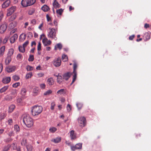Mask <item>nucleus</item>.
Wrapping results in <instances>:
<instances>
[{"instance_id": "1", "label": "nucleus", "mask_w": 151, "mask_h": 151, "mask_svg": "<svg viewBox=\"0 0 151 151\" xmlns=\"http://www.w3.org/2000/svg\"><path fill=\"white\" fill-rule=\"evenodd\" d=\"M23 122L28 128H30L33 126L34 122L33 119L29 115H26L24 116Z\"/></svg>"}, {"instance_id": "2", "label": "nucleus", "mask_w": 151, "mask_h": 151, "mask_svg": "<svg viewBox=\"0 0 151 151\" xmlns=\"http://www.w3.org/2000/svg\"><path fill=\"white\" fill-rule=\"evenodd\" d=\"M42 109V107L41 106H35L32 107V114L33 116L38 115L41 113Z\"/></svg>"}, {"instance_id": "3", "label": "nucleus", "mask_w": 151, "mask_h": 151, "mask_svg": "<svg viewBox=\"0 0 151 151\" xmlns=\"http://www.w3.org/2000/svg\"><path fill=\"white\" fill-rule=\"evenodd\" d=\"M49 29L50 31L47 35L48 37L49 38L56 40L57 39V38L56 36V33L55 29L53 28H50Z\"/></svg>"}, {"instance_id": "4", "label": "nucleus", "mask_w": 151, "mask_h": 151, "mask_svg": "<svg viewBox=\"0 0 151 151\" xmlns=\"http://www.w3.org/2000/svg\"><path fill=\"white\" fill-rule=\"evenodd\" d=\"M35 2V0H22V5L23 7H27L33 4Z\"/></svg>"}, {"instance_id": "5", "label": "nucleus", "mask_w": 151, "mask_h": 151, "mask_svg": "<svg viewBox=\"0 0 151 151\" xmlns=\"http://www.w3.org/2000/svg\"><path fill=\"white\" fill-rule=\"evenodd\" d=\"M73 66V73L74 74V75L73 76V80L71 83V85H72L76 81L77 77V72L76 69L77 67V65L76 62L74 63Z\"/></svg>"}, {"instance_id": "6", "label": "nucleus", "mask_w": 151, "mask_h": 151, "mask_svg": "<svg viewBox=\"0 0 151 151\" xmlns=\"http://www.w3.org/2000/svg\"><path fill=\"white\" fill-rule=\"evenodd\" d=\"M86 118L83 116L81 117L78 119L79 126L82 127H84L86 125Z\"/></svg>"}, {"instance_id": "7", "label": "nucleus", "mask_w": 151, "mask_h": 151, "mask_svg": "<svg viewBox=\"0 0 151 151\" xmlns=\"http://www.w3.org/2000/svg\"><path fill=\"white\" fill-rule=\"evenodd\" d=\"M16 9V7L14 6H12L9 8L7 9V16H8L11 15L15 11Z\"/></svg>"}, {"instance_id": "8", "label": "nucleus", "mask_w": 151, "mask_h": 151, "mask_svg": "<svg viewBox=\"0 0 151 151\" xmlns=\"http://www.w3.org/2000/svg\"><path fill=\"white\" fill-rule=\"evenodd\" d=\"M61 60L60 58L55 59L53 62V64L55 67H58L61 65Z\"/></svg>"}, {"instance_id": "9", "label": "nucleus", "mask_w": 151, "mask_h": 151, "mask_svg": "<svg viewBox=\"0 0 151 151\" xmlns=\"http://www.w3.org/2000/svg\"><path fill=\"white\" fill-rule=\"evenodd\" d=\"M7 26V24L5 23L2 24L0 27V32L3 33L6 30Z\"/></svg>"}, {"instance_id": "10", "label": "nucleus", "mask_w": 151, "mask_h": 151, "mask_svg": "<svg viewBox=\"0 0 151 151\" xmlns=\"http://www.w3.org/2000/svg\"><path fill=\"white\" fill-rule=\"evenodd\" d=\"M16 70L15 66H9L6 68V71L8 73L12 72Z\"/></svg>"}, {"instance_id": "11", "label": "nucleus", "mask_w": 151, "mask_h": 151, "mask_svg": "<svg viewBox=\"0 0 151 151\" xmlns=\"http://www.w3.org/2000/svg\"><path fill=\"white\" fill-rule=\"evenodd\" d=\"M10 4V0H6L2 4V7L3 9H5L8 7Z\"/></svg>"}, {"instance_id": "12", "label": "nucleus", "mask_w": 151, "mask_h": 151, "mask_svg": "<svg viewBox=\"0 0 151 151\" xmlns=\"http://www.w3.org/2000/svg\"><path fill=\"white\" fill-rule=\"evenodd\" d=\"M71 75L72 73L70 72L65 73L63 75V79L67 81L70 78Z\"/></svg>"}, {"instance_id": "13", "label": "nucleus", "mask_w": 151, "mask_h": 151, "mask_svg": "<svg viewBox=\"0 0 151 151\" xmlns=\"http://www.w3.org/2000/svg\"><path fill=\"white\" fill-rule=\"evenodd\" d=\"M18 35L17 34H14L10 38V42L11 43H14L17 39Z\"/></svg>"}, {"instance_id": "14", "label": "nucleus", "mask_w": 151, "mask_h": 151, "mask_svg": "<svg viewBox=\"0 0 151 151\" xmlns=\"http://www.w3.org/2000/svg\"><path fill=\"white\" fill-rule=\"evenodd\" d=\"M42 42L45 46H47L51 44V42L50 40H48L47 38H44L42 41Z\"/></svg>"}, {"instance_id": "15", "label": "nucleus", "mask_w": 151, "mask_h": 151, "mask_svg": "<svg viewBox=\"0 0 151 151\" xmlns=\"http://www.w3.org/2000/svg\"><path fill=\"white\" fill-rule=\"evenodd\" d=\"M11 81L10 77H5L3 78L2 82L4 84H7L9 83Z\"/></svg>"}, {"instance_id": "16", "label": "nucleus", "mask_w": 151, "mask_h": 151, "mask_svg": "<svg viewBox=\"0 0 151 151\" xmlns=\"http://www.w3.org/2000/svg\"><path fill=\"white\" fill-rule=\"evenodd\" d=\"M70 136L71 139L72 140L75 139L76 138V134L74 133L73 130H71L70 132Z\"/></svg>"}, {"instance_id": "17", "label": "nucleus", "mask_w": 151, "mask_h": 151, "mask_svg": "<svg viewBox=\"0 0 151 151\" xmlns=\"http://www.w3.org/2000/svg\"><path fill=\"white\" fill-rule=\"evenodd\" d=\"M17 25V23L15 22L11 23L8 26V27L10 29H12L14 28Z\"/></svg>"}, {"instance_id": "18", "label": "nucleus", "mask_w": 151, "mask_h": 151, "mask_svg": "<svg viewBox=\"0 0 151 151\" xmlns=\"http://www.w3.org/2000/svg\"><path fill=\"white\" fill-rule=\"evenodd\" d=\"M150 38V34L148 32L145 33L143 36V39L145 41L148 40Z\"/></svg>"}, {"instance_id": "19", "label": "nucleus", "mask_w": 151, "mask_h": 151, "mask_svg": "<svg viewBox=\"0 0 151 151\" xmlns=\"http://www.w3.org/2000/svg\"><path fill=\"white\" fill-rule=\"evenodd\" d=\"M47 83L48 84L50 85H52L54 84V81L52 78H49L47 80Z\"/></svg>"}, {"instance_id": "20", "label": "nucleus", "mask_w": 151, "mask_h": 151, "mask_svg": "<svg viewBox=\"0 0 151 151\" xmlns=\"http://www.w3.org/2000/svg\"><path fill=\"white\" fill-rule=\"evenodd\" d=\"M14 52V50L12 48L9 50L7 54V56L11 57Z\"/></svg>"}, {"instance_id": "21", "label": "nucleus", "mask_w": 151, "mask_h": 151, "mask_svg": "<svg viewBox=\"0 0 151 151\" xmlns=\"http://www.w3.org/2000/svg\"><path fill=\"white\" fill-rule=\"evenodd\" d=\"M5 49V46H3L0 48V56H3Z\"/></svg>"}, {"instance_id": "22", "label": "nucleus", "mask_w": 151, "mask_h": 151, "mask_svg": "<svg viewBox=\"0 0 151 151\" xmlns=\"http://www.w3.org/2000/svg\"><path fill=\"white\" fill-rule=\"evenodd\" d=\"M61 138L60 137H58L55 139H52L51 140V141L54 142L55 143H57L60 142Z\"/></svg>"}, {"instance_id": "23", "label": "nucleus", "mask_w": 151, "mask_h": 151, "mask_svg": "<svg viewBox=\"0 0 151 151\" xmlns=\"http://www.w3.org/2000/svg\"><path fill=\"white\" fill-rule=\"evenodd\" d=\"M56 76L57 77V81L59 84H60L63 81V78L61 76L56 75Z\"/></svg>"}, {"instance_id": "24", "label": "nucleus", "mask_w": 151, "mask_h": 151, "mask_svg": "<svg viewBox=\"0 0 151 151\" xmlns=\"http://www.w3.org/2000/svg\"><path fill=\"white\" fill-rule=\"evenodd\" d=\"M27 151H32L33 147V146L30 144H28L26 146Z\"/></svg>"}, {"instance_id": "25", "label": "nucleus", "mask_w": 151, "mask_h": 151, "mask_svg": "<svg viewBox=\"0 0 151 151\" xmlns=\"http://www.w3.org/2000/svg\"><path fill=\"white\" fill-rule=\"evenodd\" d=\"M42 9L44 12H46L50 10V8L47 5H44L42 7Z\"/></svg>"}, {"instance_id": "26", "label": "nucleus", "mask_w": 151, "mask_h": 151, "mask_svg": "<svg viewBox=\"0 0 151 151\" xmlns=\"http://www.w3.org/2000/svg\"><path fill=\"white\" fill-rule=\"evenodd\" d=\"M11 61V57L7 56L5 60V63L6 65H8Z\"/></svg>"}, {"instance_id": "27", "label": "nucleus", "mask_w": 151, "mask_h": 151, "mask_svg": "<svg viewBox=\"0 0 151 151\" xmlns=\"http://www.w3.org/2000/svg\"><path fill=\"white\" fill-rule=\"evenodd\" d=\"M8 86H5L0 89V93H2L5 92L8 88Z\"/></svg>"}, {"instance_id": "28", "label": "nucleus", "mask_w": 151, "mask_h": 151, "mask_svg": "<svg viewBox=\"0 0 151 151\" xmlns=\"http://www.w3.org/2000/svg\"><path fill=\"white\" fill-rule=\"evenodd\" d=\"M17 93V91L16 90H13L11 92V93L10 94L12 97L14 98L15 97Z\"/></svg>"}, {"instance_id": "29", "label": "nucleus", "mask_w": 151, "mask_h": 151, "mask_svg": "<svg viewBox=\"0 0 151 151\" xmlns=\"http://www.w3.org/2000/svg\"><path fill=\"white\" fill-rule=\"evenodd\" d=\"M57 48H58L59 50H61L62 48V45L61 43H58L55 45V46L54 49L57 50Z\"/></svg>"}, {"instance_id": "30", "label": "nucleus", "mask_w": 151, "mask_h": 151, "mask_svg": "<svg viewBox=\"0 0 151 151\" xmlns=\"http://www.w3.org/2000/svg\"><path fill=\"white\" fill-rule=\"evenodd\" d=\"M53 5L54 7L55 8H59L60 7V4L58 2L56 1L55 0L53 3Z\"/></svg>"}, {"instance_id": "31", "label": "nucleus", "mask_w": 151, "mask_h": 151, "mask_svg": "<svg viewBox=\"0 0 151 151\" xmlns=\"http://www.w3.org/2000/svg\"><path fill=\"white\" fill-rule=\"evenodd\" d=\"M15 108V106L14 105H12L10 106L9 107V112L10 113L12 112L14 110Z\"/></svg>"}, {"instance_id": "32", "label": "nucleus", "mask_w": 151, "mask_h": 151, "mask_svg": "<svg viewBox=\"0 0 151 151\" xmlns=\"http://www.w3.org/2000/svg\"><path fill=\"white\" fill-rule=\"evenodd\" d=\"M13 98L12 96L9 94L6 96L4 98V99L6 100L10 101L12 100Z\"/></svg>"}, {"instance_id": "33", "label": "nucleus", "mask_w": 151, "mask_h": 151, "mask_svg": "<svg viewBox=\"0 0 151 151\" xmlns=\"http://www.w3.org/2000/svg\"><path fill=\"white\" fill-rule=\"evenodd\" d=\"M33 76L32 73V72H29L26 74V79H29V78H31Z\"/></svg>"}, {"instance_id": "34", "label": "nucleus", "mask_w": 151, "mask_h": 151, "mask_svg": "<svg viewBox=\"0 0 151 151\" xmlns=\"http://www.w3.org/2000/svg\"><path fill=\"white\" fill-rule=\"evenodd\" d=\"M19 50L20 52L24 53L25 51V48L22 46H19Z\"/></svg>"}, {"instance_id": "35", "label": "nucleus", "mask_w": 151, "mask_h": 151, "mask_svg": "<svg viewBox=\"0 0 151 151\" xmlns=\"http://www.w3.org/2000/svg\"><path fill=\"white\" fill-rule=\"evenodd\" d=\"M52 92V91L50 90H49L45 92L44 93V95L45 96H47L50 95V94H51Z\"/></svg>"}, {"instance_id": "36", "label": "nucleus", "mask_w": 151, "mask_h": 151, "mask_svg": "<svg viewBox=\"0 0 151 151\" xmlns=\"http://www.w3.org/2000/svg\"><path fill=\"white\" fill-rule=\"evenodd\" d=\"M14 130L16 131V132H18L20 131V128L19 126L16 124L14 125Z\"/></svg>"}, {"instance_id": "37", "label": "nucleus", "mask_w": 151, "mask_h": 151, "mask_svg": "<svg viewBox=\"0 0 151 151\" xmlns=\"http://www.w3.org/2000/svg\"><path fill=\"white\" fill-rule=\"evenodd\" d=\"M27 91L25 88H23L21 91V93L22 96H25L26 93Z\"/></svg>"}, {"instance_id": "38", "label": "nucleus", "mask_w": 151, "mask_h": 151, "mask_svg": "<svg viewBox=\"0 0 151 151\" xmlns=\"http://www.w3.org/2000/svg\"><path fill=\"white\" fill-rule=\"evenodd\" d=\"M62 59L63 62H66L67 61L68 59L66 55H63L62 56Z\"/></svg>"}, {"instance_id": "39", "label": "nucleus", "mask_w": 151, "mask_h": 151, "mask_svg": "<svg viewBox=\"0 0 151 151\" xmlns=\"http://www.w3.org/2000/svg\"><path fill=\"white\" fill-rule=\"evenodd\" d=\"M10 146L9 145L5 146L3 150L2 151H8L9 150Z\"/></svg>"}, {"instance_id": "40", "label": "nucleus", "mask_w": 151, "mask_h": 151, "mask_svg": "<svg viewBox=\"0 0 151 151\" xmlns=\"http://www.w3.org/2000/svg\"><path fill=\"white\" fill-rule=\"evenodd\" d=\"M6 116V115L4 113L0 114V121L4 119Z\"/></svg>"}, {"instance_id": "41", "label": "nucleus", "mask_w": 151, "mask_h": 151, "mask_svg": "<svg viewBox=\"0 0 151 151\" xmlns=\"http://www.w3.org/2000/svg\"><path fill=\"white\" fill-rule=\"evenodd\" d=\"M65 90L64 89H61L60 90H58L57 92V94H60V95L64 93Z\"/></svg>"}, {"instance_id": "42", "label": "nucleus", "mask_w": 151, "mask_h": 151, "mask_svg": "<svg viewBox=\"0 0 151 151\" xmlns=\"http://www.w3.org/2000/svg\"><path fill=\"white\" fill-rule=\"evenodd\" d=\"M57 130V129L55 127H52L50 128L49 129L50 131L52 133H54Z\"/></svg>"}, {"instance_id": "43", "label": "nucleus", "mask_w": 151, "mask_h": 151, "mask_svg": "<svg viewBox=\"0 0 151 151\" xmlns=\"http://www.w3.org/2000/svg\"><path fill=\"white\" fill-rule=\"evenodd\" d=\"M27 140L25 139H23L21 141V145L22 146L25 145L27 143Z\"/></svg>"}, {"instance_id": "44", "label": "nucleus", "mask_w": 151, "mask_h": 151, "mask_svg": "<svg viewBox=\"0 0 151 151\" xmlns=\"http://www.w3.org/2000/svg\"><path fill=\"white\" fill-rule=\"evenodd\" d=\"M35 12V10L34 9H30L28 11V14L29 15H32Z\"/></svg>"}, {"instance_id": "45", "label": "nucleus", "mask_w": 151, "mask_h": 151, "mask_svg": "<svg viewBox=\"0 0 151 151\" xmlns=\"http://www.w3.org/2000/svg\"><path fill=\"white\" fill-rule=\"evenodd\" d=\"M76 106L78 109L80 110L81 109L83 106V104L81 103H77L76 104Z\"/></svg>"}, {"instance_id": "46", "label": "nucleus", "mask_w": 151, "mask_h": 151, "mask_svg": "<svg viewBox=\"0 0 151 151\" xmlns=\"http://www.w3.org/2000/svg\"><path fill=\"white\" fill-rule=\"evenodd\" d=\"M63 12V10L62 9H59L56 10V12L58 14H59L60 15H61L62 13Z\"/></svg>"}, {"instance_id": "47", "label": "nucleus", "mask_w": 151, "mask_h": 151, "mask_svg": "<svg viewBox=\"0 0 151 151\" xmlns=\"http://www.w3.org/2000/svg\"><path fill=\"white\" fill-rule=\"evenodd\" d=\"M34 60V57L33 55H30L28 58V60L29 61H33Z\"/></svg>"}, {"instance_id": "48", "label": "nucleus", "mask_w": 151, "mask_h": 151, "mask_svg": "<svg viewBox=\"0 0 151 151\" xmlns=\"http://www.w3.org/2000/svg\"><path fill=\"white\" fill-rule=\"evenodd\" d=\"M33 67L32 66H30L29 65H28L27 66V71H30L33 70Z\"/></svg>"}, {"instance_id": "49", "label": "nucleus", "mask_w": 151, "mask_h": 151, "mask_svg": "<svg viewBox=\"0 0 151 151\" xmlns=\"http://www.w3.org/2000/svg\"><path fill=\"white\" fill-rule=\"evenodd\" d=\"M9 38V37L8 36H6L3 41V44L6 43Z\"/></svg>"}, {"instance_id": "50", "label": "nucleus", "mask_w": 151, "mask_h": 151, "mask_svg": "<svg viewBox=\"0 0 151 151\" xmlns=\"http://www.w3.org/2000/svg\"><path fill=\"white\" fill-rule=\"evenodd\" d=\"M12 78L15 81H17L19 79V77L17 75L14 76L12 77Z\"/></svg>"}, {"instance_id": "51", "label": "nucleus", "mask_w": 151, "mask_h": 151, "mask_svg": "<svg viewBox=\"0 0 151 151\" xmlns=\"http://www.w3.org/2000/svg\"><path fill=\"white\" fill-rule=\"evenodd\" d=\"M82 144L81 143H78L76 144V147L77 149H81L82 148Z\"/></svg>"}, {"instance_id": "52", "label": "nucleus", "mask_w": 151, "mask_h": 151, "mask_svg": "<svg viewBox=\"0 0 151 151\" xmlns=\"http://www.w3.org/2000/svg\"><path fill=\"white\" fill-rule=\"evenodd\" d=\"M67 110L69 112L71 110V105L69 104H68L66 106Z\"/></svg>"}, {"instance_id": "53", "label": "nucleus", "mask_w": 151, "mask_h": 151, "mask_svg": "<svg viewBox=\"0 0 151 151\" xmlns=\"http://www.w3.org/2000/svg\"><path fill=\"white\" fill-rule=\"evenodd\" d=\"M20 84L19 82H17L14 83L12 85V86L14 88H17L19 86Z\"/></svg>"}, {"instance_id": "54", "label": "nucleus", "mask_w": 151, "mask_h": 151, "mask_svg": "<svg viewBox=\"0 0 151 151\" xmlns=\"http://www.w3.org/2000/svg\"><path fill=\"white\" fill-rule=\"evenodd\" d=\"M22 55L20 54H19L17 56V58L19 60H21L22 58Z\"/></svg>"}, {"instance_id": "55", "label": "nucleus", "mask_w": 151, "mask_h": 151, "mask_svg": "<svg viewBox=\"0 0 151 151\" xmlns=\"http://www.w3.org/2000/svg\"><path fill=\"white\" fill-rule=\"evenodd\" d=\"M41 44L40 42H39L38 43V45L37 46V50L38 51H40L41 50Z\"/></svg>"}, {"instance_id": "56", "label": "nucleus", "mask_w": 151, "mask_h": 151, "mask_svg": "<svg viewBox=\"0 0 151 151\" xmlns=\"http://www.w3.org/2000/svg\"><path fill=\"white\" fill-rule=\"evenodd\" d=\"M16 16L15 15H13L9 19V20L12 21L14 20L16 18Z\"/></svg>"}, {"instance_id": "57", "label": "nucleus", "mask_w": 151, "mask_h": 151, "mask_svg": "<svg viewBox=\"0 0 151 151\" xmlns=\"http://www.w3.org/2000/svg\"><path fill=\"white\" fill-rule=\"evenodd\" d=\"M38 88L37 87H35V88H33V91L34 93H36L38 92Z\"/></svg>"}, {"instance_id": "58", "label": "nucleus", "mask_w": 151, "mask_h": 151, "mask_svg": "<svg viewBox=\"0 0 151 151\" xmlns=\"http://www.w3.org/2000/svg\"><path fill=\"white\" fill-rule=\"evenodd\" d=\"M55 106V104L54 102H52L51 103V110H53L54 107Z\"/></svg>"}, {"instance_id": "59", "label": "nucleus", "mask_w": 151, "mask_h": 151, "mask_svg": "<svg viewBox=\"0 0 151 151\" xmlns=\"http://www.w3.org/2000/svg\"><path fill=\"white\" fill-rule=\"evenodd\" d=\"M29 42L28 41H26L23 44V46L25 48L28 45Z\"/></svg>"}, {"instance_id": "60", "label": "nucleus", "mask_w": 151, "mask_h": 151, "mask_svg": "<svg viewBox=\"0 0 151 151\" xmlns=\"http://www.w3.org/2000/svg\"><path fill=\"white\" fill-rule=\"evenodd\" d=\"M40 87L42 89H44L45 87V83H42L40 84Z\"/></svg>"}, {"instance_id": "61", "label": "nucleus", "mask_w": 151, "mask_h": 151, "mask_svg": "<svg viewBox=\"0 0 151 151\" xmlns=\"http://www.w3.org/2000/svg\"><path fill=\"white\" fill-rule=\"evenodd\" d=\"M36 20L34 19L32 20L31 22V23L34 25H35L36 24Z\"/></svg>"}, {"instance_id": "62", "label": "nucleus", "mask_w": 151, "mask_h": 151, "mask_svg": "<svg viewBox=\"0 0 151 151\" xmlns=\"http://www.w3.org/2000/svg\"><path fill=\"white\" fill-rule=\"evenodd\" d=\"M12 146L14 150L16 149H17V146L16 143H13L12 144Z\"/></svg>"}, {"instance_id": "63", "label": "nucleus", "mask_w": 151, "mask_h": 151, "mask_svg": "<svg viewBox=\"0 0 151 151\" xmlns=\"http://www.w3.org/2000/svg\"><path fill=\"white\" fill-rule=\"evenodd\" d=\"M27 35H28L27 37L29 38L32 37L33 35L31 32H28L27 33Z\"/></svg>"}, {"instance_id": "64", "label": "nucleus", "mask_w": 151, "mask_h": 151, "mask_svg": "<svg viewBox=\"0 0 151 151\" xmlns=\"http://www.w3.org/2000/svg\"><path fill=\"white\" fill-rule=\"evenodd\" d=\"M135 37L134 35H132L129 37V40H133Z\"/></svg>"}]
</instances>
